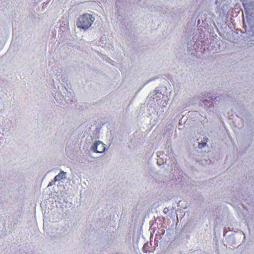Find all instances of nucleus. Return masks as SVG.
Returning a JSON list of instances; mask_svg holds the SVG:
<instances>
[{
  "mask_svg": "<svg viewBox=\"0 0 254 254\" xmlns=\"http://www.w3.org/2000/svg\"><path fill=\"white\" fill-rule=\"evenodd\" d=\"M94 19V17L89 13L81 15L77 19L76 22L77 27L80 29L87 30L91 26Z\"/></svg>",
  "mask_w": 254,
  "mask_h": 254,
  "instance_id": "1",
  "label": "nucleus"
},
{
  "mask_svg": "<svg viewBox=\"0 0 254 254\" xmlns=\"http://www.w3.org/2000/svg\"><path fill=\"white\" fill-rule=\"evenodd\" d=\"M208 139L207 138H205L203 139V141H202L201 142L198 143V147L199 148H202L206 146V143L208 141Z\"/></svg>",
  "mask_w": 254,
  "mask_h": 254,
  "instance_id": "5",
  "label": "nucleus"
},
{
  "mask_svg": "<svg viewBox=\"0 0 254 254\" xmlns=\"http://www.w3.org/2000/svg\"><path fill=\"white\" fill-rule=\"evenodd\" d=\"M65 174V172H64L63 171H61L60 173L55 177L54 182L62 180L64 178Z\"/></svg>",
  "mask_w": 254,
  "mask_h": 254,
  "instance_id": "4",
  "label": "nucleus"
},
{
  "mask_svg": "<svg viewBox=\"0 0 254 254\" xmlns=\"http://www.w3.org/2000/svg\"><path fill=\"white\" fill-rule=\"evenodd\" d=\"M202 103L206 108L213 107V100L211 97H208V99L202 100Z\"/></svg>",
  "mask_w": 254,
  "mask_h": 254,
  "instance_id": "3",
  "label": "nucleus"
},
{
  "mask_svg": "<svg viewBox=\"0 0 254 254\" xmlns=\"http://www.w3.org/2000/svg\"><path fill=\"white\" fill-rule=\"evenodd\" d=\"M147 247H148V244L147 243H145L143 247V248H142V251L144 253H147L149 252V251L148 250L147 248Z\"/></svg>",
  "mask_w": 254,
  "mask_h": 254,
  "instance_id": "6",
  "label": "nucleus"
},
{
  "mask_svg": "<svg viewBox=\"0 0 254 254\" xmlns=\"http://www.w3.org/2000/svg\"><path fill=\"white\" fill-rule=\"evenodd\" d=\"M54 181H52L50 183L49 185H48V186H52L54 184Z\"/></svg>",
  "mask_w": 254,
  "mask_h": 254,
  "instance_id": "7",
  "label": "nucleus"
},
{
  "mask_svg": "<svg viewBox=\"0 0 254 254\" xmlns=\"http://www.w3.org/2000/svg\"><path fill=\"white\" fill-rule=\"evenodd\" d=\"M92 149L94 152L101 153L105 151L106 147L105 144L102 141H97L94 143Z\"/></svg>",
  "mask_w": 254,
  "mask_h": 254,
  "instance_id": "2",
  "label": "nucleus"
}]
</instances>
